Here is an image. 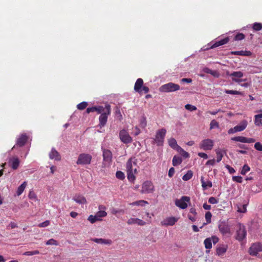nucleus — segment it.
<instances>
[{
  "instance_id": "nucleus-41",
  "label": "nucleus",
  "mask_w": 262,
  "mask_h": 262,
  "mask_svg": "<svg viewBox=\"0 0 262 262\" xmlns=\"http://www.w3.org/2000/svg\"><path fill=\"white\" fill-rule=\"evenodd\" d=\"M216 162H220L223 157V155L221 151L219 149L216 150Z\"/></svg>"
},
{
  "instance_id": "nucleus-4",
  "label": "nucleus",
  "mask_w": 262,
  "mask_h": 262,
  "mask_svg": "<svg viewBox=\"0 0 262 262\" xmlns=\"http://www.w3.org/2000/svg\"><path fill=\"white\" fill-rule=\"evenodd\" d=\"M247 231L245 227L242 224H238V229L236 232V239L238 241H242L246 237Z\"/></svg>"
},
{
  "instance_id": "nucleus-7",
  "label": "nucleus",
  "mask_w": 262,
  "mask_h": 262,
  "mask_svg": "<svg viewBox=\"0 0 262 262\" xmlns=\"http://www.w3.org/2000/svg\"><path fill=\"white\" fill-rule=\"evenodd\" d=\"M103 163L104 166H106V165H110L112 161V152L107 149H104L103 150Z\"/></svg>"
},
{
  "instance_id": "nucleus-51",
  "label": "nucleus",
  "mask_w": 262,
  "mask_h": 262,
  "mask_svg": "<svg viewBox=\"0 0 262 262\" xmlns=\"http://www.w3.org/2000/svg\"><path fill=\"white\" fill-rule=\"evenodd\" d=\"M50 224V222L48 220H47L41 223H40L38 225V227L40 228L46 227L48 226Z\"/></svg>"
},
{
  "instance_id": "nucleus-40",
  "label": "nucleus",
  "mask_w": 262,
  "mask_h": 262,
  "mask_svg": "<svg viewBox=\"0 0 262 262\" xmlns=\"http://www.w3.org/2000/svg\"><path fill=\"white\" fill-rule=\"evenodd\" d=\"M219 123L215 120H212L210 124V129H212L215 128H219Z\"/></svg>"
},
{
  "instance_id": "nucleus-49",
  "label": "nucleus",
  "mask_w": 262,
  "mask_h": 262,
  "mask_svg": "<svg viewBox=\"0 0 262 262\" xmlns=\"http://www.w3.org/2000/svg\"><path fill=\"white\" fill-rule=\"evenodd\" d=\"M46 244L47 245H56V246H57L58 245L57 241H56V240H55L53 238H51V239H50L49 240H48L46 242Z\"/></svg>"
},
{
  "instance_id": "nucleus-3",
  "label": "nucleus",
  "mask_w": 262,
  "mask_h": 262,
  "mask_svg": "<svg viewBox=\"0 0 262 262\" xmlns=\"http://www.w3.org/2000/svg\"><path fill=\"white\" fill-rule=\"evenodd\" d=\"M180 86L179 84L172 82H169L161 86L159 90L161 92L169 93L179 90Z\"/></svg>"
},
{
  "instance_id": "nucleus-30",
  "label": "nucleus",
  "mask_w": 262,
  "mask_h": 262,
  "mask_svg": "<svg viewBox=\"0 0 262 262\" xmlns=\"http://www.w3.org/2000/svg\"><path fill=\"white\" fill-rule=\"evenodd\" d=\"M231 54L242 56H249L251 54V52L250 51L242 50L239 51H232L231 52Z\"/></svg>"
},
{
  "instance_id": "nucleus-32",
  "label": "nucleus",
  "mask_w": 262,
  "mask_h": 262,
  "mask_svg": "<svg viewBox=\"0 0 262 262\" xmlns=\"http://www.w3.org/2000/svg\"><path fill=\"white\" fill-rule=\"evenodd\" d=\"M26 186H27V182H24L23 183V184H21L18 187V189H17V192H16L17 195H20V194H22V193L24 191L25 188H26Z\"/></svg>"
},
{
  "instance_id": "nucleus-56",
  "label": "nucleus",
  "mask_w": 262,
  "mask_h": 262,
  "mask_svg": "<svg viewBox=\"0 0 262 262\" xmlns=\"http://www.w3.org/2000/svg\"><path fill=\"white\" fill-rule=\"evenodd\" d=\"M225 167L228 170L230 173L232 174L235 172V169L229 165H226Z\"/></svg>"
},
{
  "instance_id": "nucleus-2",
  "label": "nucleus",
  "mask_w": 262,
  "mask_h": 262,
  "mask_svg": "<svg viewBox=\"0 0 262 262\" xmlns=\"http://www.w3.org/2000/svg\"><path fill=\"white\" fill-rule=\"evenodd\" d=\"M100 116L99 117V124L100 127L104 126L107 121L108 116L111 114V109L110 104H106L101 110Z\"/></svg>"
},
{
  "instance_id": "nucleus-45",
  "label": "nucleus",
  "mask_w": 262,
  "mask_h": 262,
  "mask_svg": "<svg viewBox=\"0 0 262 262\" xmlns=\"http://www.w3.org/2000/svg\"><path fill=\"white\" fill-rule=\"evenodd\" d=\"M185 108L187 110H188L191 112L194 111L196 110V109H197L196 106L192 105L191 104H187L185 105Z\"/></svg>"
},
{
  "instance_id": "nucleus-18",
  "label": "nucleus",
  "mask_w": 262,
  "mask_h": 262,
  "mask_svg": "<svg viewBox=\"0 0 262 262\" xmlns=\"http://www.w3.org/2000/svg\"><path fill=\"white\" fill-rule=\"evenodd\" d=\"M143 85V80L141 78H138L135 82L134 90L136 92L140 93L142 92V88Z\"/></svg>"
},
{
  "instance_id": "nucleus-27",
  "label": "nucleus",
  "mask_w": 262,
  "mask_h": 262,
  "mask_svg": "<svg viewBox=\"0 0 262 262\" xmlns=\"http://www.w3.org/2000/svg\"><path fill=\"white\" fill-rule=\"evenodd\" d=\"M262 112V111H260ZM262 113L255 115L254 116V123L256 126L262 125Z\"/></svg>"
},
{
  "instance_id": "nucleus-42",
  "label": "nucleus",
  "mask_w": 262,
  "mask_h": 262,
  "mask_svg": "<svg viewBox=\"0 0 262 262\" xmlns=\"http://www.w3.org/2000/svg\"><path fill=\"white\" fill-rule=\"evenodd\" d=\"M116 177L117 179L123 180L125 178V175L121 171H117L116 173Z\"/></svg>"
},
{
  "instance_id": "nucleus-39",
  "label": "nucleus",
  "mask_w": 262,
  "mask_h": 262,
  "mask_svg": "<svg viewBox=\"0 0 262 262\" xmlns=\"http://www.w3.org/2000/svg\"><path fill=\"white\" fill-rule=\"evenodd\" d=\"M178 151L180 152L181 155L184 157V158H188L189 156V154L185 151L183 148H182L181 147H178V149L177 150Z\"/></svg>"
},
{
  "instance_id": "nucleus-28",
  "label": "nucleus",
  "mask_w": 262,
  "mask_h": 262,
  "mask_svg": "<svg viewBox=\"0 0 262 262\" xmlns=\"http://www.w3.org/2000/svg\"><path fill=\"white\" fill-rule=\"evenodd\" d=\"M92 156L89 154H83V165L90 164L92 160Z\"/></svg>"
},
{
  "instance_id": "nucleus-5",
  "label": "nucleus",
  "mask_w": 262,
  "mask_h": 262,
  "mask_svg": "<svg viewBox=\"0 0 262 262\" xmlns=\"http://www.w3.org/2000/svg\"><path fill=\"white\" fill-rule=\"evenodd\" d=\"M166 133V130L165 128L159 129L157 132L155 140L158 146L163 144Z\"/></svg>"
},
{
  "instance_id": "nucleus-50",
  "label": "nucleus",
  "mask_w": 262,
  "mask_h": 262,
  "mask_svg": "<svg viewBox=\"0 0 262 262\" xmlns=\"http://www.w3.org/2000/svg\"><path fill=\"white\" fill-rule=\"evenodd\" d=\"M237 211L241 213H245L247 211V205H243L241 207H238Z\"/></svg>"
},
{
  "instance_id": "nucleus-37",
  "label": "nucleus",
  "mask_w": 262,
  "mask_h": 262,
  "mask_svg": "<svg viewBox=\"0 0 262 262\" xmlns=\"http://www.w3.org/2000/svg\"><path fill=\"white\" fill-rule=\"evenodd\" d=\"M231 140L233 141H236V142L246 143V137H245L243 136H237V137L232 138Z\"/></svg>"
},
{
  "instance_id": "nucleus-17",
  "label": "nucleus",
  "mask_w": 262,
  "mask_h": 262,
  "mask_svg": "<svg viewBox=\"0 0 262 262\" xmlns=\"http://www.w3.org/2000/svg\"><path fill=\"white\" fill-rule=\"evenodd\" d=\"M228 246L226 245H223L219 246L216 249V255L218 256H223L227 252Z\"/></svg>"
},
{
  "instance_id": "nucleus-62",
  "label": "nucleus",
  "mask_w": 262,
  "mask_h": 262,
  "mask_svg": "<svg viewBox=\"0 0 262 262\" xmlns=\"http://www.w3.org/2000/svg\"><path fill=\"white\" fill-rule=\"evenodd\" d=\"M246 80H247L246 79H241V78H234V79H233V81L239 83L243 81H246Z\"/></svg>"
},
{
  "instance_id": "nucleus-25",
  "label": "nucleus",
  "mask_w": 262,
  "mask_h": 262,
  "mask_svg": "<svg viewBox=\"0 0 262 262\" xmlns=\"http://www.w3.org/2000/svg\"><path fill=\"white\" fill-rule=\"evenodd\" d=\"M201 182L202 183V186L204 190L206 189L207 187L211 188L212 186V182L210 181L205 182L204 180L203 177H201Z\"/></svg>"
},
{
  "instance_id": "nucleus-38",
  "label": "nucleus",
  "mask_w": 262,
  "mask_h": 262,
  "mask_svg": "<svg viewBox=\"0 0 262 262\" xmlns=\"http://www.w3.org/2000/svg\"><path fill=\"white\" fill-rule=\"evenodd\" d=\"M225 93L228 94L238 95L241 96L244 95V93L243 92L234 90H226Z\"/></svg>"
},
{
  "instance_id": "nucleus-35",
  "label": "nucleus",
  "mask_w": 262,
  "mask_h": 262,
  "mask_svg": "<svg viewBox=\"0 0 262 262\" xmlns=\"http://www.w3.org/2000/svg\"><path fill=\"white\" fill-rule=\"evenodd\" d=\"M192 176H193L192 171L191 170H188L187 172V173L183 176L182 179L185 181H188L192 178Z\"/></svg>"
},
{
  "instance_id": "nucleus-55",
  "label": "nucleus",
  "mask_w": 262,
  "mask_h": 262,
  "mask_svg": "<svg viewBox=\"0 0 262 262\" xmlns=\"http://www.w3.org/2000/svg\"><path fill=\"white\" fill-rule=\"evenodd\" d=\"M208 202L210 204H215L218 203V201L214 197L211 196L209 199Z\"/></svg>"
},
{
  "instance_id": "nucleus-57",
  "label": "nucleus",
  "mask_w": 262,
  "mask_h": 262,
  "mask_svg": "<svg viewBox=\"0 0 262 262\" xmlns=\"http://www.w3.org/2000/svg\"><path fill=\"white\" fill-rule=\"evenodd\" d=\"M175 172V169L173 167H171L168 171V176L170 178H171L173 177L174 173Z\"/></svg>"
},
{
  "instance_id": "nucleus-20",
  "label": "nucleus",
  "mask_w": 262,
  "mask_h": 262,
  "mask_svg": "<svg viewBox=\"0 0 262 262\" xmlns=\"http://www.w3.org/2000/svg\"><path fill=\"white\" fill-rule=\"evenodd\" d=\"M49 157L51 159H55L59 161L61 159L59 152L54 148H53L49 154Z\"/></svg>"
},
{
  "instance_id": "nucleus-1",
  "label": "nucleus",
  "mask_w": 262,
  "mask_h": 262,
  "mask_svg": "<svg viewBox=\"0 0 262 262\" xmlns=\"http://www.w3.org/2000/svg\"><path fill=\"white\" fill-rule=\"evenodd\" d=\"M99 211L97 212L95 215H91L88 218V220L91 223H94L96 221H101L102 218L107 215V212L104 210L106 207L103 205H99L98 207Z\"/></svg>"
},
{
  "instance_id": "nucleus-61",
  "label": "nucleus",
  "mask_w": 262,
  "mask_h": 262,
  "mask_svg": "<svg viewBox=\"0 0 262 262\" xmlns=\"http://www.w3.org/2000/svg\"><path fill=\"white\" fill-rule=\"evenodd\" d=\"M198 156L201 157V158H202L204 159H207L208 158V156L206 154L204 153V152H199L198 153Z\"/></svg>"
},
{
  "instance_id": "nucleus-53",
  "label": "nucleus",
  "mask_w": 262,
  "mask_h": 262,
  "mask_svg": "<svg viewBox=\"0 0 262 262\" xmlns=\"http://www.w3.org/2000/svg\"><path fill=\"white\" fill-rule=\"evenodd\" d=\"M232 180L233 181H235L240 183H241L243 181V178L241 176H233L232 177Z\"/></svg>"
},
{
  "instance_id": "nucleus-23",
  "label": "nucleus",
  "mask_w": 262,
  "mask_h": 262,
  "mask_svg": "<svg viewBox=\"0 0 262 262\" xmlns=\"http://www.w3.org/2000/svg\"><path fill=\"white\" fill-rule=\"evenodd\" d=\"M220 231L223 234H230L231 230L230 228L227 225H220L219 227Z\"/></svg>"
},
{
  "instance_id": "nucleus-11",
  "label": "nucleus",
  "mask_w": 262,
  "mask_h": 262,
  "mask_svg": "<svg viewBox=\"0 0 262 262\" xmlns=\"http://www.w3.org/2000/svg\"><path fill=\"white\" fill-rule=\"evenodd\" d=\"M213 146V142L209 139L203 140L200 144V147L204 150H211Z\"/></svg>"
},
{
  "instance_id": "nucleus-54",
  "label": "nucleus",
  "mask_w": 262,
  "mask_h": 262,
  "mask_svg": "<svg viewBox=\"0 0 262 262\" xmlns=\"http://www.w3.org/2000/svg\"><path fill=\"white\" fill-rule=\"evenodd\" d=\"M124 212V210L123 209H119V210H117V209H113L112 210V213L114 214V215H116L117 213H123Z\"/></svg>"
},
{
  "instance_id": "nucleus-9",
  "label": "nucleus",
  "mask_w": 262,
  "mask_h": 262,
  "mask_svg": "<svg viewBox=\"0 0 262 262\" xmlns=\"http://www.w3.org/2000/svg\"><path fill=\"white\" fill-rule=\"evenodd\" d=\"M262 251V245L259 243L253 244L249 249V253L252 256H256L259 252Z\"/></svg>"
},
{
  "instance_id": "nucleus-46",
  "label": "nucleus",
  "mask_w": 262,
  "mask_h": 262,
  "mask_svg": "<svg viewBox=\"0 0 262 262\" xmlns=\"http://www.w3.org/2000/svg\"><path fill=\"white\" fill-rule=\"evenodd\" d=\"M250 167L248 165L245 164L243 166L242 171L241 174L243 175L245 174L248 171L250 170Z\"/></svg>"
},
{
  "instance_id": "nucleus-15",
  "label": "nucleus",
  "mask_w": 262,
  "mask_h": 262,
  "mask_svg": "<svg viewBox=\"0 0 262 262\" xmlns=\"http://www.w3.org/2000/svg\"><path fill=\"white\" fill-rule=\"evenodd\" d=\"M229 41V38L227 37L225 38H223L220 40L216 41L214 43H213L210 47L207 48V49H213L216 48L217 47L225 45Z\"/></svg>"
},
{
  "instance_id": "nucleus-63",
  "label": "nucleus",
  "mask_w": 262,
  "mask_h": 262,
  "mask_svg": "<svg viewBox=\"0 0 262 262\" xmlns=\"http://www.w3.org/2000/svg\"><path fill=\"white\" fill-rule=\"evenodd\" d=\"M215 159L209 160L206 162V165H213L215 164Z\"/></svg>"
},
{
  "instance_id": "nucleus-52",
  "label": "nucleus",
  "mask_w": 262,
  "mask_h": 262,
  "mask_svg": "<svg viewBox=\"0 0 262 262\" xmlns=\"http://www.w3.org/2000/svg\"><path fill=\"white\" fill-rule=\"evenodd\" d=\"M254 148L258 151H262V144L259 142H256L254 144Z\"/></svg>"
},
{
  "instance_id": "nucleus-16",
  "label": "nucleus",
  "mask_w": 262,
  "mask_h": 262,
  "mask_svg": "<svg viewBox=\"0 0 262 262\" xmlns=\"http://www.w3.org/2000/svg\"><path fill=\"white\" fill-rule=\"evenodd\" d=\"M177 221L178 219L174 217H169L162 221L161 222V224L165 226H172L177 222Z\"/></svg>"
},
{
  "instance_id": "nucleus-6",
  "label": "nucleus",
  "mask_w": 262,
  "mask_h": 262,
  "mask_svg": "<svg viewBox=\"0 0 262 262\" xmlns=\"http://www.w3.org/2000/svg\"><path fill=\"white\" fill-rule=\"evenodd\" d=\"M190 199L189 196H183L180 199L175 200V205L181 209H186L187 206V203H189Z\"/></svg>"
},
{
  "instance_id": "nucleus-64",
  "label": "nucleus",
  "mask_w": 262,
  "mask_h": 262,
  "mask_svg": "<svg viewBox=\"0 0 262 262\" xmlns=\"http://www.w3.org/2000/svg\"><path fill=\"white\" fill-rule=\"evenodd\" d=\"M181 82H186V83H191L192 82V79H190V78H182L181 80Z\"/></svg>"
},
{
  "instance_id": "nucleus-13",
  "label": "nucleus",
  "mask_w": 262,
  "mask_h": 262,
  "mask_svg": "<svg viewBox=\"0 0 262 262\" xmlns=\"http://www.w3.org/2000/svg\"><path fill=\"white\" fill-rule=\"evenodd\" d=\"M28 139V137L26 134H21L17 139L16 144L13 147L12 149L15 148L16 146L22 147L25 145Z\"/></svg>"
},
{
  "instance_id": "nucleus-22",
  "label": "nucleus",
  "mask_w": 262,
  "mask_h": 262,
  "mask_svg": "<svg viewBox=\"0 0 262 262\" xmlns=\"http://www.w3.org/2000/svg\"><path fill=\"white\" fill-rule=\"evenodd\" d=\"M248 122L244 120L239 124L235 126V130H236L237 132H242L246 128Z\"/></svg>"
},
{
  "instance_id": "nucleus-43",
  "label": "nucleus",
  "mask_w": 262,
  "mask_h": 262,
  "mask_svg": "<svg viewBox=\"0 0 262 262\" xmlns=\"http://www.w3.org/2000/svg\"><path fill=\"white\" fill-rule=\"evenodd\" d=\"M254 30L259 31L262 29V24L261 23H255L252 27Z\"/></svg>"
},
{
  "instance_id": "nucleus-36",
  "label": "nucleus",
  "mask_w": 262,
  "mask_h": 262,
  "mask_svg": "<svg viewBox=\"0 0 262 262\" xmlns=\"http://www.w3.org/2000/svg\"><path fill=\"white\" fill-rule=\"evenodd\" d=\"M135 173L134 171H127V179L129 181L133 182L135 180Z\"/></svg>"
},
{
  "instance_id": "nucleus-60",
  "label": "nucleus",
  "mask_w": 262,
  "mask_h": 262,
  "mask_svg": "<svg viewBox=\"0 0 262 262\" xmlns=\"http://www.w3.org/2000/svg\"><path fill=\"white\" fill-rule=\"evenodd\" d=\"M211 240H212V242L214 244H216L217 243H218L219 241V238L215 236H212L211 237H210Z\"/></svg>"
},
{
  "instance_id": "nucleus-21",
  "label": "nucleus",
  "mask_w": 262,
  "mask_h": 262,
  "mask_svg": "<svg viewBox=\"0 0 262 262\" xmlns=\"http://www.w3.org/2000/svg\"><path fill=\"white\" fill-rule=\"evenodd\" d=\"M92 240L96 243L103 244V245H110L112 244V240L109 239H104V238H95L92 239Z\"/></svg>"
},
{
  "instance_id": "nucleus-19",
  "label": "nucleus",
  "mask_w": 262,
  "mask_h": 262,
  "mask_svg": "<svg viewBox=\"0 0 262 262\" xmlns=\"http://www.w3.org/2000/svg\"><path fill=\"white\" fill-rule=\"evenodd\" d=\"M9 162L11 164V167L13 169H17L19 165V163H20L19 160L17 157H12L10 160Z\"/></svg>"
},
{
  "instance_id": "nucleus-14",
  "label": "nucleus",
  "mask_w": 262,
  "mask_h": 262,
  "mask_svg": "<svg viewBox=\"0 0 262 262\" xmlns=\"http://www.w3.org/2000/svg\"><path fill=\"white\" fill-rule=\"evenodd\" d=\"M127 224L128 225L137 224L139 226H144L146 224V222L138 218L131 217L127 220Z\"/></svg>"
},
{
  "instance_id": "nucleus-48",
  "label": "nucleus",
  "mask_w": 262,
  "mask_h": 262,
  "mask_svg": "<svg viewBox=\"0 0 262 262\" xmlns=\"http://www.w3.org/2000/svg\"><path fill=\"white\" fill-rule=\"evenodd\" d=\"M212 214L210 212L208 211L205 214V219L206 220V223L209 224L211 223Z\"/></svg>"
},
{
  "instance_id": "nucleus-44",
  "label": "nucleus",
  "mask_w": 262,
  "mask_h": 262,
  "mask_svg": "<svg viewBox=\"0 0 262 262\" xmlns=\"http://www.w3.org/2000/svg\"><path fill=\"white\" fill-rule=\"evenodd\" d=\"M39 254V251L38 250H34L32 251H27L23 253V255L27 256H31L33 255H37Z\"/></svg>"
},
{
  "instance_id": "nucleus-29",
  "label": "nucleus",
  "mask_w": 262,
  "mask_h": 262,
  "mask_svg": "<svg viewBox=\"0 0 262 262\" xmlns=\"http://www.w3.org/2000/svg\"><path fill=\"white\" fill-rule=\"evenodd\" d=\"M229 76L232 78V80L234 78H241L243 76V73L241 71L233 72L229 74Z\"/></svg>"
},
{
  "instance_id": "nucleus-10",
  "label": "nucleus",
  "mask_w": 262,
  "mask_h": 262,
  "mask_svg": "<svg viewBox=\"0 0 262 262\" xmlns=\"http://www.w3.org/2000/svg\"><path fill=\"white\" fill-rule=\"evenodd\" d=\"M119 138L125 144L129 143L132 141V137L129 136L128 132L124 129H122L120 131Z\"/></svg>"
},
{
  "instance_id": "nucleus-12",
  "label": "nucleus",
  "mask_w": 262,
  "mask_h": 262,
  "mask_svg": "<svg viewBox=\"0 0 262 262\" xmlns=\"http://www.w3.org/2000/svg\"><path fill=\"white\" fill-rule=\"evenodd\" d=\"M137 166V159L135 157L130 158L127 162L126 165V171H134L137 173V168H134V166Z\"/></svg>"
},
{
  "instance_id": "nucleus-58",
  "label": "nucleus",
  "mask_w": 262,
  "mask_h": 262,
  "mask_svg": "<svg viewBox=\"0 0 262 262\" xmlns=\"http://www.w3.org/2000/svg\"><path fill=\"white\" fill-rule=\"evenodd\" d=\"M204 71L206 73L210 74L213 75L214 76L215 75L214 73H215V72L212 71L211 70H210L209 68H205V69H204Z\"/></svg>"
},
{
  "instance_id": "nucleus-33",
  "label": "nucleus",
  "mask_w": 262,
  "mask_h": 262,
  "mask_svg": "<svg viewBox=\"0 0 262 262\" xmlns=\"http://www.w3.org/2000/svg\"><path fill=\"white\" fill-rule=\"evenodd\" d=\"M204 244L206 249H210L212 248V240L211 238L208 237L204 241Z\"/></svg>"
},
{
  "instance_id": "nucleus-59",
  "label": "nucleus",
  "mask_w": 262,
  "mask_h": 262,
  "mask_svg": "<svg viewBox=\"0 0 262 262\" xmlns=\"http://www.w3.org/2000/svg\"><path fill=\"white\" fill-rule=\"evenodd\" d=\"M28 196L31 199H36V194H35V193L33 191H30V192L28 194Z\"/></svg>"
},
{
  "instance_id": "nucleus-24",
  "label": "nucleus",
  "mask_w": 262,
  "mask_h": 262,
  "mask_svg": "<svg viewBox=\"0 0 262 262\" xmlns=\"http://www.w3.org/2000/svg\"><path fill=\"white\" fill-rule=\"evenodd\" d=\"M103 106H93L91 107H88L86 109V112L89 114L91 112H97L98 114H100L102 112L101 110L102 109Z\"/></svg>"
},
{
  "instance_id": "nucleus-34",
  "label": "nucleus",
  "mask_w": 262,
  "mask_h": 262,
  "mask_svg": "<svg viewBox=\"0 0 262 262\" xmlns=\"http://www.w3.org/2000/svg\"><path fill=\"white\" fill-rule=\"evenodd\" d=\"M148 202L144 200H140L138 201L134 202L130 204V205L133 206H143L145 204H148Z\"/></svg>"
},
{
  "instance_id": "nucleus-47",
  "label": "nucleus",
  "mask_w": 262,
  "mask_h": 262,
  "mask_svg": "<svg viewBox=\"0 0 262 262\" xmlns=\"http://www.w3.org/2000/svg\"><path fill=\"white\" fill-rule=\"evenodd\" d=\"M245 35L241 33H237L234 37L235 40H241L245 38Z\"/></svg>"
},
{
  "instance_id": "nucleus-26",
  "label": "nucleus",
  "mask_w": 262,
  "mask_h": 262,
  "mask_svg": "<svg viewBox=\"0 0 262 262\" xmlns=\"http://www.w3.org/2000/svg\"><path fill=\"white\" fill-rule=\"evenodd\" d=\"M169 145L173 149H176L177 150L178 149V147H180L177 144V141L175 139L173 138H171L168 139V141Z\"/></svg>"
},
{
  "instance_id": "nucleus-8",
  "label": "nucleus",
  "mask_w": 262,
  "mask_h": 262,
  "mask_svg": "<svg viewBox=\"0 0 262 262\" xmlns=\"http://www.w3.org/2000/svg\"><path fill=\"white\" fill-rule=\"evenodd\" d=\"M154 190V186L152 183L149 181L144 182L142 186V193H152Z\"/></svg>"
},
{
  "instance_id": "nucleus-31",
  "label": "nucleus",
  "mask_w": 262,
  "mask_h": 262,
  "mask_svg": "<svg viewBox=\"0 0 262 262\" xmlns=\"http://www.w3.org/2000/svg\"><path fill=\"white\" fill-rule=\"evenodd\" d=\"M182 162V159L180 157L174 156L172 159V165L174 166L180 165Z\"/></svg>"
}]
</instances>
